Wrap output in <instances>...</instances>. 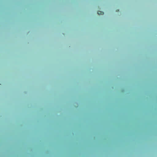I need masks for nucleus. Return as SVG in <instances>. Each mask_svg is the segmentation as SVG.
<instances>
[{
    "instance_id": "obj_1",
    "label": "nucleus",
    "mask_w": 157,
    "mask_h": 157,
    "mask_svg": "<svg viewBox=\"0 0 157 157\" xmlns=\"http://www.w3.org/2000/svg\"><path fill=\"white\" fill-rule=\"evenodd\" d=\"M97 13H98V14L99 15H100V14L103 15L104 14V12H103L101 11H98Z\"/></svg>"
}]
</instances>
